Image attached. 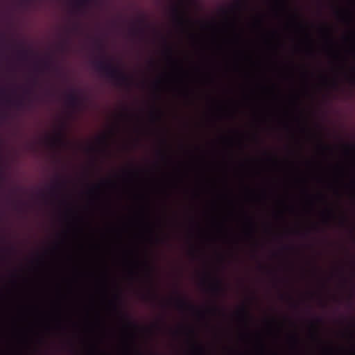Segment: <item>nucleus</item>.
Masks as SVG:
<instances>
[{
	"label": "nucleus",
	"mask_w": 355,
	"mask_h": 355,
	"mask_svg": "<svg viewBox=\"0 0 355 355\" xmlns=\"http://www.w3.org/2000/svg\"><path fill=\"white\" fill-rule=\"evenodd\" d=\"M6 101L7 103L17 107H21L23 105V101L21 99L12 100L10 97H7Z\"/></svg>",
	"instance_id": "6e6552de"
},
{
	"label": "nucleus",
	"mask_w": 355,
	"mask_h": 355,
	"mask_svg": "<svg viewBox=\"0 0 355 355\" xmlns=\"http://www.w3.org/2000/svg\"><path fill=\"white\" fill-rule=\"evenodd\" d=\"M97 47H98V50H100L101 51H104L103 46L101 42H97Z\"/></svg>",
	"instance_id": "4be33fe9"
},
{
	"label": "nucleus",
	"mask_w": 355,
	"mask_h": 355,
	"mask_svg": "<svg viewBox=\"0 0 355 355\" xmlns=\"http://www.w3.org/2000/svg\"><path fill=\"white\" fill-rule=\"evenodd\" d=\"M63 128L64 125L62 126V130L57 133L55 137L51 138L49 139L50 144L53 147L63 146L64 145L65 142L64 138Z\"/></svg>",
	"instance_id": "39448f33"
},
{
	"label": "nucleus",
	"mask_w": 355,
	"mask_h": 355,
	"mask_svg": "<svg viewBox=\"0 0 355 355\" xmlns=\"http://www.w3.org/2000/svg\"><path fill=\"white\" fill-rule=\"evenodd\" d=\"M176 303H177L178 308L180 309H184L187 308L192 311H196L198 314L200 315V316H204V315H205L204 312L200 311H197L196 307L193 305L189 304L184 299L178 297L176 300Z\"/></svg>",
	"instance_id": "423d86ee"
},
{
	"label": "nucleus",
	"mask_w": 355,
	"mask_h": 355,
	"mask_svg": "<svg viewBox=\"0 0 355 355\" xmlns=\"http://www.w3.org/2000/svg\"><path fill=\"white\" fill-rule=\"evenodd\" d=\"M110 182L109 181H103V183H108Z\"/></svg>",
	"instance_id": "c9c22d12"
},
{
	"label": "nucleus",
	"mask_w": 355,
	"mask_h": 355,
	"mask_svg": "<svg viewBox=\"0 0 355 355\" xmlns=\"http://www.w3.org/2000/svg\"><path fill=\"white\" fill-rule=\"evenodd\" d=\"M211 291L215 295H218L223 291L222 282L217 277L213 278V282L209 287Z\"/></svg>",
	"instance_id": "0eeeda50"
},
{
	"label": "nucleus",
	"mask_w": 355,
	"mask_h": 355,
	"mask_svg": "<svg viewBox=\"0 0 355 355\" xmlns=\"http://www.w3.org/2000/svg\"><path fill=\"white\" fill-rule=\"evenodd\" d=\"M291 339L293 340L295 345L298 344L299 343V338L297 335H293L291 336Z\"/></svg>",
	"instance_id": "f3484780"
},
{
	"label": "nucleus",
	"mask_w": 355,
	"mask_h": 355,
	"mask_svg": "<svg viewBox=\"0 0 355 355\" xmlns=\"http://www.w3.org/2000/svg\"><path fill=\"white\" fill-rule=\"evenodd\" d=\"M123 316H124V318H126V320H127V325H128V327H135V324H133L132 322H130V321L129 320V319L128 318V316H127V315H123Z\"/></svg>",
	"instance_id": "aec40b11"
},
{
	"label": "nucleus",
	"mask_w": 355,
	"mask_h": 355,
	"mask_svg": "<svg viewBox=\"0 0 355 355\" xmlns=\"http://www.w3.org/2000/svg\"><path fill=\"white\" fill-rule=\"evenodd\" d=\"M195 347L201 354H204L205 349L201 345H196Z\"/></svg>",
	"instance_id": "a211bd4d"
},
{
	"label": "nucleus",
	"mask_w": 355,
	"mask_h": 355,
	"mask_svg": "<svg viewBox=\"0 0 355 355\" xmlns=\"http://www.w3.org/2000/svg\"><path fill=\"white\" fill-rule=\"evenodd\" d=\"M319 146H320L321 148L324 149V150H329V147L328 146L324 145V144H322V143H320V144Z\"/></svg>",
	"instance_id": "5701e85b"
},
{
	"label": "nucleus",
	"mask_w": 355,
	"mask_h": 355,
	"mask_svg": "<svg viewBox=\"0 0 355 355\" xmlns=\"http://www.w3.org/2000/svg\"><path fill=\"white\" fill-rule=\"evenodd\" d=\"M352 83H355V79H354V78H353V79H352Z\"/></svg>",
	"instance_id": "72a5a7b5"
},
{
	"label": "nucleus",
	"mask_w": 355,
	"mask_h": 355,
	"mask_svg": "<svg viewBox=\"0 0 355 355\" xmlns=\"http://www.w3.org/2000/svg\"><path fill=\"white\" fill-rule=\"evenodd\" d=\"M250 236H253V232H251L250 233Z\"/></svg>",
	"instance_id": "473e14b6"
},
{
	"label": "nucleus",
	"mask_w": 355,
	"mask_h": 355,
	"mask_svg": "<svg viewBox=\"0 0 355 355\" xmlns=\"http://www.w3.org/2000/svg\"><path fill=\"white\" fill-rule=\"evenodd\" d=\"M209 312L211 314L216 315V313H220L221 311L216 306L208 309Z\"/></svg>",
	"instance_id": "4468645a"
},
{
	"label": "nucleus",
	"mask_w": 355,
	"mask_h": 355,
	"mask_svg": "<svg viewBox=\"0 0 355 355\" xmlns=\"http://www.w3.org/2000/svg\"><path fill=\"white\" fill-rule=\"evenodd\" d=\"M0 178H3V176H2V175H1V173H0Z\"/></svg>",
	"instance_id": "4c0bfd02"
},
{
	"label": "nucleus",
	"mask_w": 355,
	"mask_h": 355,
	"mask_svg": "<svg viewBox=\"0 0 355 355\" xmlns=\"http://www.w3.org/2000/svg\"><path fill=\"white\" fill-rule=\"evenodd\" d=\"M245 0H237L236 3L232 6V8L240 10L243 5Z\"/></svg>",
	"instance_id": "ddd939ff"
},
{
	"label": "nucleus",
	"mask_w": 355,
	"mask_h": 355,
	"mask_svg": "<svg viewBox=\"0 0 355 355\" xmlns=\"http://www.w3.org/2000/svg\"><path fill=\"white\" fill-rule=\"evenodd\" d=\"M137 24L139 26H133L130 29V34L132 37H137V36H142L144 34V28L143 27V25L145 24V20L144 18H139L137 21Z\"/></svg>",
	"instance_id": "20e7f679"
},
{
	"label": "nucleus",
	"mask_w": 355,
	"mask_h": 355,
	"mask_svg": "<svg viewBox=\"0 0 355 355\" xmlns=\"http://www.w3.org/2000/svg\"><path fill=\"white\" fill-rule=\"evenodd\" d=\"M334 86H336L337 85V83L336 82L334 83Z\"/></svg>",
	"instance_id": "f704fd0d"
},
{
	"label": "nucleus",
	"mask_w": 355,
	"mask_h": 355,
	"mask_svg": "<svg viewBox=\"0 0 355 355\" xmlns=\"http://www.w3.org/2000/svg\"><path fill=\"white\" fill-rule=\"evenodd\" d=\"M67 102L69 107L72 108H79L82 107L83 104V99L73 91L67 94Z\"/></svg>",
	"instance_id": "7ed1b4c3"
},
{
	"label": "nucleus",
	"mask_w": 355,
	"mask_h": 355,
	"mask_svg": "<svg viewBox=\"0 0 355 355\" xmlns=\"http://www.w3.org/2000/svg\"><path fill=\"white\" fill-rule=\"evenodd\" d=\"M145 266L147 267L148 268V277H150V273H151V268L150 266H149L148 263V262H145Z\"/></svg>",
	"instance_id": "412c9836"
},
{
	"label": "nucleus",
	"mask_w": 355,
	"mask_h": 355,
	"mask_svg": "<svg viewBox=\"0 0 355 355\" xmlns=\"http://www.w3.org/2000/svg\"><path fill=\"white\" fill-rule=\"evenodd\" d=\"M150 298H153V299H155V298H156V297H157V295H155L153 294V295H150Z\"/></svg>",
	"instance_id": "7c9ffc66"
},
{
	"label": "nucleus",
	"mask_w": 355,
	"mask_h": 355,
	"mask_svg": "<svg viewBox=\"0 0 355 355\" xmlns=\"http://www.w3.org/2000/svg\"><path fill=\"white\" fill-rule=\"evenodd\" d=\"M180 3L182 4V0H180Z\"/></svg>",
	"instance_id": "ea45409f"
},
{
	"label": "nucleus",
	"mask_w": 355,
	"mask_h": 355,
	"mask_svg": "<svg viewBox=\"0 0 355 355\" xmlns=\"http://www.w3.org/2000/svg\"><path fill=\"white\" fill-rule=\"evenodd\" d=\"M190 332L192 334H194V330L193 329H190Z\"/></svg>",
	"instance_id": "2f4dec72"
},
{
	"label": "nucleus",
	"mask_w": 355,
	"mask_h": 355,
	"mask_svg": "<svg viewBox=\"0 0 355 355\" xmlns=\"http://www.w3.org/2000/svg\"><path fill=\"white\" fill-rule=\"evenodd\" d=\"M0 39H1V42H2V43H3V44H6V42L5 35H3V34H2V35H0Z\"/></svg>",
	"instance_id": "b1692460"
},
{
	"label": "nucleus",
	"mask_w": 355,
	"mask_h": 355,
	"mask_svg": "<svg viewBox=\"0 0 355 355\" xmlns=\"http://www.w3.org/2000/svg\"><path fill=\"white\" fill-rule=\"evenodd\" d=\"M171 13L175 23L180 27L184 28L187 26L191 24V21L188 18L185 12L178 6H173L171 8Z\"/></svg>",
	"instance_id": "f03ea898"
},
{
	"label": "nucleus",
	"mask_w": 355,
	"mask_h": 355,
	"mask_svg": "<svg viewBox=\"0 0 355 355\" xmlns=\"http://www.w3.org/2000/svg\"><path fill=\"white\" fill-rule=\"evenodd\" d=\"M171 52H172V50L171 48H168V53L170 54V57H171Z\"/></svg>",
	"instance_id": "c85d7f7f"
},
{
	"label": "nucleus",
	"mask_w": 355,
	"mask_h": 355,
	"mask_svg": "<svg viewBox=\"0 0 355 355\" xmlns=\"http://www.w3.org/2000/svg\"><path fill=\"white\" fill-rule=\"evenodd\" d=\"M94 66L98 72L113 80L117 85L129 87L132 85V78L113 64L110 60H96L94 62Z\"/></svg>",
	"instance_id": "f257e3e1"
},
{
	"label": "nucleus",
	"mask_w": 355,
	"mask_h": 355,
	"mask_svg": "<svg viewBox=\"0 0 355 355\" xmlns=\"http://www.w3.org/2000/svg\"><path fill=\"white\" fill-rule=\"evenodd\" d=\"M29 55V51L27 49H21L18 51L19 58L21 60H26Z\"/></svg>",
	"instance_id": "1a4fd4ad"
},
{
	"label": "nucleus",
	"mask_w": 355,
	"mask_h": 355,
	"mask_svg": "<svg viewBox=\"0 0 355 355\" xmlns=\"http://www.w3.org/2000/svg\"><path fill=\"white\" fill-rule=\"evenodd\" d=\"M34 83L36 84L37 83V80H34Z\"/></svg>",
	"instance_id": "58836bf2"
},
{
	"label": "nucleus",
	"mask_w": 355,
	"mask_h": 355,
	"mask_svg": "<svg viewBox=\"0 0 355 355\" xmlns=\"http://www.w3.org/2000/svg\"><path fill=\"white\" fill-rule=\"evenodd\" d=\"M98 141H99V142H101V144H103L104 145L107 144V138L105 137V136L100 137L98 139Z\"/></svg>",
	"instance_id": "dca6fc26"
},
{
	"label": "nucleus",
	"mask_w": 355,
	"mask_h": 355,
	"mask_svg": "<svg viewBox=\"0 0 355 355\" xmlns=\"http://www.w3.org/2000/svg\"><path fill=\"white\" fill-rule=\"evenodd\" d=\"M78 7H82L87 4L88 0H73Z\"/></svg>",
	"instance_id": "2eb2a0df"
},
{
	"label": "nucleus",
	"mask_w": 355,
	"mask_h": 355,
	"mask_svg": "<svg viewBox=\"0 0 355 355\" xmlns=\"http://www.w3.org/2000/svg\"><path fill=\"white\" fill-rule=\"evenodd\" d=\"M346 220H347L346 217L343 216V217L342 218V220H341V223H342V224H344V223L346 222Z\"/></svg>",
	"instance_id": "bb28decb"
},
{
	"label": "nucleus",
	"mask_w": 355,
	"mask_h": 355,
	"mask_svg": "<svg viewBox=\"0 0 355 355\" xmlns=\"http://www.w3.org/2000/svg\"><path fill=\"white\" fill-rule=\"evenodd\" d=\"M0 92H1V94H5V93H6V89H5L4 88H3V87H0Z\"/></svg>",
	"instance_id": "a878e982"
},
{
	"label": "nucleus",
	"mask_w": 355,
	"mask_h": 355,
	"mask_svg": "<svg viewBox=\"0 0 355 355\" xmlns=\"http://www.w3.org/2000/svg\"><path fill=\"white\" fill-rule=\"evenodd\" d=\"M327 215H328V217L333 216V211L331 210H328Z\"/></svg>",
	"instance_id": "393cba45"
},
{
	"label": "nucleus",
	"mask_w": 355,
	"mask_h": 355,
	"mask_svg": "<svg viewBox=\"0 0 355 355\" xmlns=\"http://www.w3.org/2000/svg\"><path fill=\"white\" fill-rule=\"evenodd\" d=\"M151 116L154 120L159 121L162 116V112L159 110H156L155 112H152Z\"/></svg>",
	"instance_id": "9b49d317"
},
{
	"label": "nucleus",
	"mask_w": 355,
	"mask_h": 355,
	"mask_svg": "<svg viewBox=\"0 0 355 355\" xmlns=\"http://www.w3.org/2000/svg\"><path fill=\"white\" fill-rule=\"evenodd\" d=\"M31 92V89H25V93L30 94Z\"/></svg>",
	"instance_id": "c756f323"
},
{
	"label": "nucleus",
	"mask_w": 355,
	"mask_h": 355,
	"mask_svg": "<svg viewBox=\"0 0 355 355\" xmlns=\"http://www.w3.org/2000/svg\"><path fill=\"white\" fill-rule=\"evenodd\" d=\"M315 321H316V323L318 324L322 322V319L320 318H317Z\"/></svg>",
	"instance_id": "cd10ccee"
},
{
	"label": "nucleus",
	"mask_w": 355,
	"mask_h": 355,
	"mask_svg": "<svg viewBox=\"0 0 355 355\" xmlns=\"http://www.w3.org/2000/svg\"><path fill=\"white\" fill-rule=\"evenodd\" d=\"M62 187H63V182H61V181H56L55 184L53 187H51V193H54L55 191H56L58 189H60Z\"/></svg>",
	"instance_id": "f8f14e48"
},
{
	"label": "nucleus",
	"mask_w": 355,
	"mask_h": 355,
	"mask_svg": "<svg viewBox=\"0 0 355 355\" xmlns=\"http://www.w3.org/2000/svg\"><path fill=\"white\" fill-rule=\"evenodd\" d=\"M237 314L245 320L249 316V312L245 306L241 308Z\"/></svg>",
	"instance_id": "9d476101"
},
{
	"label": "nucleus",
	"mask_w": 355,
	"mask_h": 355,
	"mask_svg": "<svg viewBox=\"0 0 355 355\" xmlns=\"http://www.w3.org/2000/svg\"><path fill=\"white\" fill-rule=\"evenodd\" d=\"M42 64H43V66L44 67V68L48 69L51 66L50 62H49V61H44Z\"/></svg>",
	"instance_id": "6ab92c4d"
},
{
	"label": "nucleus",
	"mask_w": 355,
	"mask_h": 355,
	"mask_svg": "<svg viewBox=\"0 0 355 355\" xmlns=\"http://www.w3.org/2000/svg\"><path fill=\"white\" fill-rule=\"evenodd\" d=\"M159 154H162L163 157H164V155L162 152H159Z\"/></svg>",
	"instance_id": "e433bc0d"
}]
</instances>
